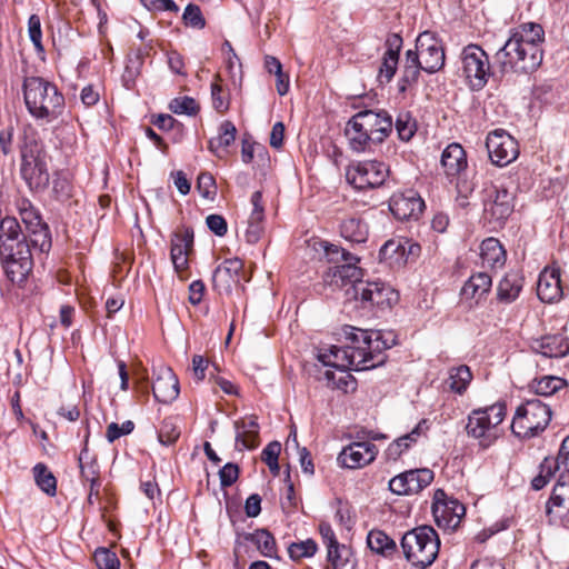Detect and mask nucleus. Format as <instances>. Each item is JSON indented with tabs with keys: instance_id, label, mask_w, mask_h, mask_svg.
Here are the masks:
<instances>
[{
	"instance_id": "nucleus-1",
	"label": "nucleus",
	"mask_w": 569,
	"mask_h": 569,
	"mask_svg": "<svg viewBox=\"0 0 569 569\" xmlns=\"http://www.w3.org/2000/svg\"><path fill=\"white\" fill-rule=\"evenodd\" d=\"M543 28L539 23L527 22L510 30L503 47L495 54L493 66L502 74L531 73L542 62Z\"/></svg>"
},
{
	"instance_id": "nucleus-2",
	"label": "nucleus",
	"mask_w": 569,
	"mask_h": 569,
	"mask_svg": "<svg viewBox=\"0 0 569 569\" xmlns=\"http://www.w3.org/2000/svg\"><path fill=\"white\" fill-rule=\"evenodd\" d=\"M392 117L386 110H361L348 122L345 129L350 148L356 152L372 151L392 131Z\"/></svg>"
},
{
	"instance_id": "nucleus-3",
	"label": "nucleus",
	"mask_w": 569,
	"mask_h": 569,
	"mask_svg": "<svg viewBox=\"0 0 569 569\" xmlns=\"http://www.w3.org/2000/svg\"><path fill=\"white\" fill-rule=\"evenodd\" d=\"M22 89L26 107L36 120L49 123L63 113L64 97L54 83L41 77H29Z\"/></svg>"
},
{
	"instance_id": "nucleus-4",
	"label": "nucleus",
	"mask_w": 569,
	"mask_h": 569,
	"mask_svg": "<svg viewBox=\"0 0 569 569\" xmlns=\"http://www.w3.org/2000/svg\"><path fill=\"white\" fill-rule=\"evenodd\" d=\"M49 156L43 143L32 133L24 134L21 146L20 173L30 190L41 191L49 186Z\"/></svg>"
},
{
	"instance_id": "nucleus-5",
	"label": "nucleus",
	"mask_w": 569,
	"mask_h": 569,
	"mask_svg": "<svg viewBox=\"0 0 569 569\" xmlns=\"http://www.w3.org/2000/svg\"><path fill=\"white\" fill-rule=\"evenodd\" d=\"M405 557L413 566L426 568L438 557L440 540L430 526H420L407 531L401 539Z\"/></svg>"
},
{
	"instance_id": "nucleus-6",
	"label": "nucleus",
	"mask_w": 569,
	"mask_h": 569,
	"mask_svg": "<svg viewBox=\"0 0 569 569\" xmlns=\"http://www.w3.org/2000/svg\"><path fill=\"white\" fill-rule=\"evenodd\" d=\"M506 410L503 402L472 410L468 416L467 435L479 440L482 448H488L498 438V426L503 421Z\"/></svg>"
},
{
	"instance_id": "nucleus-7",
	"label": "nucleus",
	"mask_w": 569,
	"mask_h": 569,
	"mask_svg": "<svg viewBox=\"0 0 569 569\" xmlns=\"http://www.w3.org/2000/svg\"><path fill=\"white\" fill-rule=\"evenodd\" d=\"M550 420V407L539 399H529L517 408L511 431L518 438H532L543 431Z\"/></svg>"
},
{
	"instance_id": "nucleus-8",
	"label": "nucleus",
	"mask_w": 569,
	"mask_h": 569,
	"mask_svg": "<svg viewBox=\"0 0 569 569\" xmlns=\"http://www.w3.org/2000/svg\"><path fill=\"white\" fill-rule=\"evenodd\" d=\"M486 216L497 226H502L515 209V193L502 182L491 183L485 189Z\"/></svg>"
},
{
	"instance_id": "nucleus-9",
	"label": "nucleus",
	"mask_w": 569,
	"mask_h": 569,
	"mask_svg": "<svg viewBox=\"0 0 569 569\" xmlns=\"http://www.w3.org/2000/svg\"><path fill=\"white\" fill-rule=\"evenodd\" d=\"M389 176V167L377 160L359 161L346 170L347 181L358 190L381 187Z\"/></svg>"
},
{
	"instance_id": "nucleus-10",
	"label": "nucleus",
	"mask_w": 569,
	"mask_h": 569,
	"mask_svg": "<svg viewBox=\"0 0 569 569\" xmlns=\"http://www.w3.org/2000/svg\"><path fill=\"white\" fill-rule=\"evenodd\" d=\"M462 70L472 90L482 89L490 76L488 54L477 44H468L461 53Z\"/></svg>"
},
{
	"instance_id": "nucleus-11",
	"label": "nucleus",
	"mask_w": 569,
	"mask_h": 569,
	"mask_svg": "<svg viewBox=\"0 0 569 569\" xmlns=\"http://www.w3.org/2000/svg\"><path fill=\"white\" fill-rule=\"evenodd\" d=\"M546 517L551 526L568 527L569 525V470L559 476L551 496L546 502Z\"/></svg>"
},
{
	"instance_id": "nucleus-12",
	"label": "nucleus",
	"mask_w": 569,
	"mask_h": 569,
	"mask_svg": "<svg viewBox=\"0 0 569 569\" xmlns=\"http://www.w3.org/2000/svg\"><path fill=\"white\" fill-rule=\"evenodd\" d=\"M486 148L490 161L499 167L509 164L519 156L517 140L503 129H496L488 133Z\"/></svg>"
},
{
	"instance_id": "nucleus-13",
	"label": "nucleus",
	"mask_w": 569,
	"mask_h": 569,
	"mask_svg": "<svg viewBox=\"0 0 569 569\" xmlns=\"http://www.w3.org/2000/svg\"><path fill=\"white\" fill-rule=\"evenodd\" d=\"M466 513L465 506L452 497H448L442 489L435 491L432 515L438 527L455 530Z\"/></svg>"
},
{
	"instance_id": "nucleus-14",
	"label": "nucleus",
	"mask_w": 569,
	"mask_h": 569,
	"mask_svg": "<svg viewBox=\"0 0 569 569\" xmlns=\"http://www.w3.org/2000/svg\"><path fill=\"white\" fill-rule=\"evenodd\" d=\"M353 298L360 300L363 308L377 306L390 308L398 301V292L381 281H366L355 286Z\"/></svg>"
},
{
	"instance_id": "nucleus-15",
	"label": "nucleus",
	"mask_w": 569,
	"mask_h": 569,
	"mask_svg": "<svg viewBox=\"0 0 569 569\" xmlns=\"http://www.w3.org/2000/svg\"><path fill=\"white\" fill-rule=\"evenodd\" d=\"M345 263L329 268L323 276V281L339 289L349 286L346 289V295L353 298L355 286L363 282L361 280L362 270L356 266L355 261L358 259L353 258L350 253L343 252Z\"/></svg>"
},
{
	"instance_id": "nucleus-16",
	"label": "nucleus",
	"mask_w": 569,
	"mask_h": 569,
	"mask_svg": "<svg viewBox=\"0 0 569 569\" xmlns=\"http://www.w3.org/2000/svg\"><path fill=\"white\" fill-rule=\"evenodd\" d=\"M416 49L422 59L421 69L435 73L445 66V49L438 37L431 31L421 32L416 40Z\"/></svg>"
},
{
	"instance_id": "nucleus-17",
	"label": "nucleus",
	"mask_w": 569,
	"mask_h": 569,
	"mask_svg": "<svg viewBox=\"0 0 569 569\" xmlns=\"http://www.w3.org/2000/svg\"><path fill=\"white\" fill-rule=\"evenodd\" d=\"M21 221L24 224L26 236L33 250L48 252L51 248V236L48 226L42 222L39 213L33 208H22L20 210Z\"/></svg>"
},
{
	"instance_id": "nucleus-18",
	"label": "nucleus",
	"mask_w": 569,
	"mask_h": 569,
	"mask_svg": "<svg viewBox=\"0 0 569 569\" xmlns=\"http://www.w3.org/2000/svg\"><path fill=\"white\" fill-rule=\"evenodd\" d=\"M32 246L17 244L12 256L0 254L7 278L13 283H22L32 270Z\"/></svg>"
},
{
	"instance_id": "nucleus-19",
	"label": "nucleus",
	"mask_w": 569,
	"mask_h": 569,
	"mask_svg": "<svg viewBox=\"0 0 569 569\" xmlns=\"http://www.w3.org/2000/svg\"><path fill=\"white\" fill-rule=\"evenodd\" d=\"M433 480V471L428 468L413 469L395 476L389 481V489L398 496H410L420 492Z\"/></svg>"
},
{
	"instance_id": "nucleus-20",
	"label": "nucleus",
	"mask_w": 569,
	"mask_h": 569,
	"mask_svg": "<svg viewBox=\"0 0 569 569\" xmlns=\"http://www.w3.org/2000/svg\"><path fill=\"white\" fill-rule=\"evenodd\" d=\"M378 455V448L369 441H355L342 449L338 463L349 469L362 468L371 463Z\"/></svg>"
},
{
	"instance_id": "nucleus-21",
	"label": "nucleus",
	"mask_w": 569,
	"mask_h": 569,
	"mask_svg": "<svg viewBox=\"0 0 569 569\" xmlns=\"http://www.w3.org/2000/svg\"><path fill=\"white\" fill-rule=\"evenodd\" d=\"M392 214L399 220L418 219L425 209V201L413 190L393 194L389 201Z\"/></svg>"
},
{
	"instance_id": "nucleus-22",
	"label": "nucleus",
	"mask_w": 569,
	"mask_h": 569,
	"mask_svg": "<svg viewBox=\"0 0 569 569\" xmlns=\"http://www.w3.org/2000/svg\"><path fill=\"white\" fill-rule=\"evenodd\" d=\"M243 262L238 258L227 259L220 263L213 271L212 283L219 292H231L233 286L239 284Z\"/></svg>"
},
{
	"instance_id": "nucleus-23",
	"label": "nucleus",
	"mask_w": 569,
	"mask_h": 569,
	"mask_svg": "<svg viewBox=\"0 0 569 569\" xmlns=\"http://www.w3.org/2000/svg\"><path fill=\"white\" fill-rule=\"evenodd\" d=\"M361 355L350 352L346 346L340 348L337 346H330L328 349H323L318 355V360L323 363L326 367L337 368L341 371H346L348 369L360 371L358 368L357 359Z\"/></svg>"
},
{
	"instance_id": "nucleus-24",
	"label": "nucleus",
	"mask_w": 569,
	"mask_h": 569,
	"mask_svg": "<svg viewBox=\"0 0 569 569\" xmlns=\"http://www.w3.org/2000/svg\"><path fill=\"white\" fill-rule=\"evenodd\" d=\"M26 231H22L18 220L13 217H6L0 221V254L12 256L17 244H30L24 239Z\"/></svg>"
},
{
	"instance_id": "nucleus-25",
	"label": "nucleus",
	"mask_w": 569,
	"mask_h": 569,
	"mask_svg": "<svg viewBox=\"0 0 569 569\" xmlns=\"http://www.w3.org/2000/svg\"><path fill=\"white\" fill-rule=\"evenodd\" d=\"M179 392V381L174 372L170 368H161L152 385L154 399L161 403H171Z\"/></svg>"
},
{
	"instance_id": "nucleus-26",
	"label": "nucleus",
	"mask_w": 569,
	"mask_h": 569,
	"mask_svg": "<svg viewBox=\"0 0 569 569\" xmlns=\"http://www.w3.org/2000/svg\"><path fill=\"white\" fill-rule=\"evenodd\" d=\"M236 430V448L252 450L259 446V423L257 417L246 416L233 422Z\"/></svg>"
},
{
	"instance_id": "nucleus-27",
	"label": "nucleus",
	"mask_w": 569,
	"mask_h": 569,
	"mask_svg": "<svg viewBox=\"0 0 569 569\" xmlns=\"http://www.w3.org/2000/svg\"><path fill=\"white\" fill-rule=\"evenodd\" d=\"M193 244V230L183 228L173 234L171 239L170 257L177 271H181L188 266V256Z\"/></svg>"
},
{
	"instance_id": "nucleus-28",
	"label": "nucleus",
	"mask_w": 569,
	"mask_h": 569,
	"mask_svg": "<svg viewBox=\"0 0 569 569\" xmlns=\"http://www.w3.org/2000/svg\"><path fill=\"white\" fill-rule=\"evenodd\" d=\"M345 336L348 341L346 347L350 349V352L361 355L357 359L358 368L366 370L372 369L373 365L368 363V360L366 359L369 352L366 347L370 345L371 331L348 327L345 329Z\"/></svg>"
},
{
	"instance_id": "nucleus-29",
	"label": "nucleus",
	"mask_w": 569,
	"mask_h": 569,
	"mask_svg": "<svg viewBox=\"0 0 569 569\" xmlns=\"http://www.w3.org/2000/svg\"><path fill=\"white\" fill-rule=\"evenodd\" d=\"M537 295L543 302L558 301L562 296L560 272L556 269H545L537 282Z\"/></svg>"
},
{
	"instance_id": "nucleus-30",
	"label": "nucleus",
	"mask_w": 569,
	"mask_h": 569,
	"mask_svg": "<svg viewBox=\"0 0 569 569\" xmlns=\"http://www.w3.org/2000/svg\"><path fill=\"white\" fill-rule=\"evenodd\" d=\"M491 286L492 280L488 273H473L461 288V297L467 300H473L478 303L489 293Z\"/></svg>"
},
{
	"instance_id": "nucleus-31",
	"label": "nucleus",
	"mask_w": 569,
	"mask_h": 569,
	"mask_svg": "<svg viewBox=\"0 0 569 569\" xmlns=\"http://www.w3.org/2000/svg\"><path fill=\"white\" fill-rule=\"evenodd\" d=\"M396 345V338L391 333L386 337L381 331H371L370 345L366 347L368 352V363H372L373 368L381 366L386 361L383 350Z\"/></svg>"
},
{
	"instance_id": "nucleus-32",
	"label": "nucleus",
	"mask_w": 569,
	"mask_h": 569,
	"mask_svg": "<svg viewBox=\"0 0 569 569\" xmlns=\"http://www.w3.org/2000/svg\"><path fill=\"white\" fill-rule=\"evenodd\" d=\"M441 166L448 176H456L467 168V156L459 143H450L441 154Z\"/></svg>"
},
{
	"instance_id": "nucleus-33",
	"label": "nucleus",
	"mask_w": 569,
	"mask_h": 569,
	"mask_svg": "<svg viewBox=\"0 0 569 569\" xmlns=\"http://www.w3.org/2000/svg\"><path fill=\"white\" fill-rule=\"evenodd\" d=\"M406 243H408V239L406 238L388 240L380 248V260L388 262L390 266H402L407 263Z\"/></svg>"
},
{
	"instance_id": "nucleus-34",
	"label": "nucleus",
	"mask_w": 569,
	"mask_h": 569,
	"mask_svg": "<svg viewBox=\"0 0 569 569\" xmlns=\"http://www.w3.org/2000/svg\"><path fill=\"white\" fill-rule=\"evenodd\" d=\"M240 539L254 543L263 557L272 558L276 552V540L267 529H257L253 532L238 533V543H240Z\"/></svg>"
},
{
	"instance_id": "nucleus-35",
	"label": "nucleus",
	"mask_w": 569,
	"mask_h": 569,
	"mask_svg": "<svg viewBox=\"0 0 569 569\" xmlns=\"http://www.w3.org/2000/svg\"><path fill=\"white\" fill-rule=\"evenodd\" d=\"M536 350L548 358H562L569 353V340L561 335L543 337Z\"/></svg>"
},
{
	"instance_id": "nucleus-36",
	"label": "nucleus",
	"mask_w": 569,
	"mask_h": 569,
	"mask_svg": "<svg viewBox=\"0 0 569 569\" xmlns=\"http://www.w3.org/2000/svg\"><path fill=\"white\" fill-rule=\"evenodd\" d=\"M340 234L350 242L362 243L368 238V226L360 217L350 216L341 221Z\"/></svg>"
},
{
	"instance_id": "nucleus-37",
	"label": "nucleus",
	"mask_w": 569,
	"mask_h": 569,
	"mask_svg": "<svg viewBox=\"0 0 569 569\" xmlns=\"http://www.w3.org/2000/svg\"><path fill=\"white\" fill-rule=\"evenodd\" d=\"M521 289L522 278L516 272H509L498 284L497 298L500 302L510 303L518 298Z\"/></svg>"
},
{
	"instance_id": "nucleus-38",
	"label": "nucleus",
	"mask_w": 569,
	"mask_h": 569,
	"mask_svg": "<svg viewBox=\"0 0 569 569\" xmlns=\"http://www.w3.org/2000/svg\"><path fill=\"white\" fill-rule=\"evenodd\" d=\"M481 259L485 264L497 268L506 262V251L500 241L495 238H487L481 242Z\"/></svg>"
},
{
	"instance_id": "nucleus-39",
	"label": "nucleus",
	"mask_w": 569,
	"mask_h": 569,
	"mask_svg": "<svg viewBox=\"0 0 569 569\" xmlns=\"http://www.w3.org/2000/svg\"><path fill=\"white\" fill-rule=\"evenodd\" d=\"M471 380L472 373L468 366L461 365L449 369L447 382L452 392L463 395Z\"/></svg>"
},
{
	"instance_id": "nucleus-40",
	"label": "nucleus",
	"mask_w": 569,
	"mask_h": 569,
	"mask_svg": "<svg viewBox=\"0 0 569 569\" xmlns=\"http://www.w3.org/2000/svg\"><path fill=\"white\" fill-rule=\"evenodd\" d=\"M423 423H426L425 420L419 422L411 432L391 442L386 451L388 459L397 460L412 443L417 442L418 437L421 435V426Z\"/></svg>"
},
{
	"instance_id": "nucleus-41",
	"label": "nucleus",
	"mask_w": 569,
	"mask_h": 569,
	"mask_svg": "<svg viewBox=\"0 0 569 569\" xmlns=\"http://www.w3.org/2000/svg\"><path fill=\"white\" fill-rule=\"evenodd\" d=\"M368 547L376 553L385 557L392 555L396 549V542L381 530H371L367 536Z\"/></svg>"
},
{
	"instance_id": "nucleus-42",
	"label": "nucleus",
	"mask_w": 569,
	"mask_h": 569,
	"mask_svg": "<svg viewBox=\"0 0 569 569\" xmlns=\"http://www.w3.org/2000/svg\"><path fill=\"white\" fill-rule=\"evenodd\" d=\"M79 468L81 478L92 483V489L97 486L100 487L99 481V469L94 459L89 457V450L87 443L79 455Z\"/></svg>"
},
{
	"instance_id": "nucleus-43",
	"label": "nucleus",
	"mask_w": 569,
	"mask_h": 569,
	"mask_svg": "<svg viewBox=\"0 0 569 569\" xmlns=\"http://www.w3.org/2000/svg\"><path fill=\"white\" fill-rule=\"evenodd\" d=\"M351 549L345 545L336 546L327 551V559L333 569H353Z\"/></svg>"
},
{
	"instance_id": "nucleus-44",
	"label": "nucleus",
	"mask_w": 569,
	"mask_h": 569,
	"mask_svg": "<svg viewBox=\"0 0 569 569\" xmlns=\"http://www.w3.org/2000/svg\"><path fill=\"white\" fill-rule=\"evenodd\" d=\"M236 134V126L231 121L224 120L219 127V136L209 141V150L217 152V150L220 148L229 147L231 143H233Z\"/></svg>"
},
{
	"instance_id": "nucleus-45",
	"label": "nucleus",
	"mask_w": 569,
	"mask_h": 569,
	"mask_svg": "<svg viewBox=\"0 0 569 569\" xmlns=\"http://www.w3.org/2000/svg\"><path fill=\"white\" fill-rule=\"evenodd\" d=\"M33 475L37 486L47 495L54 496L57 492V480L51 471L43 463L33 467Z\"/></svg>"
},
{
	"instance_id": "nucleus-46",
	"label": "nucleus",
	"mask_w": 569,
	"mask_h": 569,
	"mask_svg": "<svg viewBox=\"0 0 569 569\" xmlns=\"http://www.w3.org/2000/svg\"><path fill=\"white\" fill-rule=\"evenodd\" d=\"M566 386V380L559 377L545 376L540 379L535 380L530 387L535 391V393L547 397L563 389Z\"/></svg>"
},
{
	"instance_id": "nucleus-47",
	"label": "nucleus",
	"mask_w": 569,
	"mask_h": 569,
	"mask_svg": "<svg viewBox=\"0 0 569 569\" xmlns=\"http://www.w3.org/2000/svg\"><path fill=\"white\" fill-rule=\"evenodd\" d=\"M395 127L398 132V137L402 141H409L417 130L416 121L409 112L399 113L396 119Z\"/></svg>"
},
{
	"instance_id": "nucleus-48",
	"label": "nucleus",
	"mask_w": 569,
	"mask_h": 569,
	"mask_svg": "<svg viewBox=\"0 0 569 569\" xmlns=\"http://www.w3.org/2000/svg\"><path fill=\"white\" fill-rule=\"evenodd\" d=\"M318 550L317 543L312 539H307L299 542H292L288 547L289 557L292 560L312 557Z\"/></svg>"
},
{
	"instance_id": "nucleus-49",
	"label": "nucleus",
	"mask_w": 569,
	"mask_h": 569,
	"mask_svg": "<svg viewBox=\"0 0 569 569\" xmlns=\"http://www.w3.org/2000/svg\"><path fill=\"white\" fill-rule=\"evenodd\" d=\"M169 109L177 114L194 116L199 111V104L191 97L174 98L171 100Z\"/></svg>"
},
{
	"instance_id": "nucleus-50",
	"label": "nucleus",
	"mask_w": 569,
	"mask_h": 569,
	"mask_svg": "<svg viewBox=\"0 0 569 569\" xmlns=\"http://www.w3.org/2000/svg\"><path fill=\"white\" fill-rule=\"evenodd\" d=\"M93 559L99 569L120 568V561L117 555L107 548H98L94 551Z\"/></svg>"
},
{
	"instance_id": "nucleus-51",
	"label": "nucleus",
	"mask_w": 569,
	"mask_h": 569,
	"mask_svg": "<svg viewBox=\"0 0 569 569\" xmlns=\"http://www.w3.org/2000/svg\"><path fill=\"white\" fill-rule=\"evenodd\" d=\"M180 436V429L170 419H164L158 432L159 441L164 446L174 443Z\"/></svg>"
},
{
	"instance_id": "nucleus-52",
	"label": "nucleus",
	"mask_w": 569,
	"mask_h": 569,
	"mask_svg": "<svg viewBox=\"0 0 569 569\" xmlns=\"http://www.w3.org/2000/svg\"><path fill=\"white\" fill-rule=\"evenodd\" d=\"M28 34L37 52H43L41 21L38 14H31L28 20Z\"/></svg>"
},
{
	"instance_id": "nucleus-53",
	"label": "nucleus",
	"mask_w": 569,
	"mask_h": 569,
	"mask_svg": "<svg viewBox=\"0 0 569 569\" xmlns=\"http://www.w3.org/2000/svg\"><path fill=\"white\" fill-rule=\"evenodd\" d=\"M182 19L187 27L202 29L206 26V20L202 16L200 8L197 4H188L182 14Z\"/></svg>"
},
{
	"instance_id": "nucleus-54",
	"label": "nucleus",
	"mask_w": 569,
	"mask_h": 569,
	"mask_svg": "<svg viewBox=\"0 0 569 569\" xmlns=\"http://www.w3.org/2000/svg\"><path fill=\"white\" fill-rule=\"evenodd\" d=\"M211 100L212 107L217 112L223 113L229 109V94L226 93L222 87L217 82L211 84Z\"/></svg>"
},
{
	"instance_id": "nucleus-55",
	"label": "nucleus",
	"mask_w": 569,
	"mask_h": 569,
	"mask_svg": "<svg viewBox=\"0 0 569 569\" xmlns=\"http://www.w3.org/2000/svg\"><path fill=\"white\" fill-rule=\"evenodd\" d=\"M134 423L131 420L124 421L121 426L116 422H111L107 427L106 438L109 442H113L121 436L129 435L133 431Z\"/></svg>"
},
{
	"instance_id": "nucleus-56",
	"label": "nucleus",
	"mask_w": 569,
	"mask_h": 569,
	"mask_svg": "<svg viewBox=\"0 0 569 569\" xmlns=\"http://www.w3.org/2000/svg\"><path fill=\"white\" fill-rule=\"evenodd\" d=\"M398 59L383 54L382 63L379 68L378 80L380 83L389 82L396 73Z\"/></svg>"
},
{
	"instance_id": "nucleus-57",
	"label": "nucleus",
	"mask_w": 569,
	"mask_h": 569,
	"mask_svg": "<svg viewBox=\"0 0 569 569\" xmlns=\"http://www.w3.org/2000/svg\"><path fill=\"white\" fill-rule=\"evenodd\" d=\"M197 189L206 199H212L216 194V184L213 177L208 172H202L197 179Z\"/></svg>"
},
{
	"instance_id": "nucleus-58",
	"label": "nucleus",
	"mask_w": 569,
	"mask_h": 569,
	"mask_svg": "<svg viewBox=\"0 0 569 569\" xmlns=\"http://www.w3.org/2000/svg\"><path fill=\"white\" fill-rule=\"evenodd\" d=\"M239 467L236 463L228 462L219 471L220 485L222 488L232 486L239 477Z\"/></svg>"
},
{
	"instance_id": "nucleus-59",
	"label": "nucleus",
	"mask_w": 569,
	"mask_h": 569,
	"mask_svg": "<svg viewBox=\"0 0 569 569\" xmlns=\"http://www.w3.org/2000/svg\"><path fill=\"white\" fill-rule=\"evenodd\" d=\"M261 202H262V193L260 191H254L251 196L252 211H251L248 222L262 224L264 213H263V207H262Z\"/></svg>"
},
{
	"instance_id": "nucleus-60",
	"label": "nucleus",
	"mask_w": 569,
	"mask_h": 569,
	"mask_svg": "<svg viewBox=\"0 0 569 569\" xmlns=\"http://www.w3.org/2000/svg\"><path fill=\"white\" fill-rule=\"evenodd\" d=\"M207 227L214 234L222 237L227 233L228 226L226 219L220 214H210L206 219Z\"/></svg>"
},
{
	"instance_id": "nucleus-61",
	"label": "nucleus",
	"mask_w": 569,
	"mask_h": 569,
	"mask_svg": "<svg viewBox=\"0 0 569 569\" xmlns=\"http://www.w3.org/2000/svg\"><path fill=\"white\" fill-rule=\"evenodd\" d=\"M280 451H281L280 442L271 441L262 450V452H261V460L266 465H271L272 463V465L276 466V461H278V459H279Z\"/></svg>"
},
{
	"instance_id": "nucleus-62",
	"label": "nucleus",
	"mask_w": 569,
	"mask_h": 569,
	"mask_svg": "<svg viewBox=\"0 0 569 569\" xmlns=\"http://www.w3.org/2000/svg\"><path fill=\"white\" fill-rule=\"evenodd\" d=\"M319 532L321 535L322 541L327 548V551L335 548L336 546H339L335 531L331 528V526L327 522H321L319 526Z\"/></svg>"
},
{
	"instance_id": "nucleus-63",
	"label": "nucleus",
	"mask_w": 569,
	"mask_h": 569,
	"mask_svg": "<svg viewBox=\"0 0 569 569\" xmlns=\"http://www.w3.org/2000/svg\"><path fill=\"white\" fill-rule=\"evenodd\" d=\"M206 286L201 280H194L189 286V302L197 306L201 302Z\"/></svg>"
},
{
	"instance_id": "nucleus-64",
	"label": "nucleus",
	"mask_w": 569,
	"mask_h": 569,
	"mask_svg": "<svg viewBox=\"0 0 569 569\" xmlns=\"http://www.w3.org/2000/svg\"><path fill=\"white\" fill-rule=\"evenodd\" d=\"M387 50L385 56L399 59V52L402 47V38L398 33H392L386 41Z\"/></svg>"
}]
</instances>
